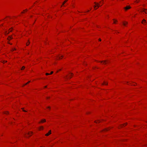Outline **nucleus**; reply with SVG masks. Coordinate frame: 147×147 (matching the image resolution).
Instances as JSON below:
<instances>
[{"instance_id":"obj_1","label":"nucleus","mask_w":147,"mask_h":147,"mask_svg":"<svg viewBox=\"0 0 147 147\" xmlns=\"http://www.w3.org/2000/svg\"><path fill=\"white\" fill-rule=\"evenodd\" d=\"M94 3L96 5H97V7L96 8H97V9L99 7V6H101V5H100L98 3H96V2H95ZM102 5H101V6Z\"/></svg>"},{"instance_id":"obj_2","label":"nucleus","mask_w":147,"mask_h":147,"mask_svg":"<svg viewBox=\"0 0 147 147\" xmlns=\"http://www.w3.org/2000/svg\"><path fill=\"white\" fill-rule=\"evenodd\" d=\"M142 11L144 12L146 14H147V9H143Z\"/></svg>"},{"instance_id":"obj_3","label":"nucleus","mask_w":147,"mask_h":147,"mask_svg":"<svg viewBox=\"0 0 147 147\" xmlns=\"http://www.w3.org/2000/svg\"><path fill=\"white\" fill-rule=\"evenodd\" d=\"M108 62V61L105 60V61H100V62H101V63H102L103 64H105L106 63V62Z\"/></svg>"},{"instance_id":"obj_4","label":"nucleus","mask_w":147,"mask_h":147,"mask_svg":"<svg viewBox=\"0 0 147 147\" xmlns=\"http://www.w3.org/2000/svg\"><path fill=\"white\" fill-rule=\"evenodd\" d=\"M51 134V130H50L48 133L46 134L45 135L47 136H48Z\"/></svg>"},{"instance_id":"obj_5","label":"nucleus","mask_w":147,"mask_h":147,"mask_svg":"<svg viewBox=\"0 0 147 147\" xmlns=\"http://www.w3.org/2000/svg\"><path fill=\"white\" fill-rule=\"evenodd\" d=\"M123 24L124 26H125L127 24H128V23L127 22H126L125 21H123Z\"/></svg>"},{"instance_id":"obj_6","label":"nucleus","mask_w":147,"mask_h":147,"mask_svg":"<svg viewBox=\"0 0 147 147\" xmlns=\"http://www.w3.org/2000/svg\"><path fill=\"white\" fill-rule=\"evenodd\" d=\"M28 135L29 136H31V135L33 134V132H28Z\"/></svg>"},{"instance_id":"obj_7","label":"nucleus","mask_w":147,"mask_h":147,"mask_svg":"<svg viewBox=\"0 0 147 147\" xmlns=\"http://www.w3.org/2000/svg\"><path fill=\"white\" fill-rule=\"evenodd\" d=\"M11 31H12V30H11V29H10L8 32H7V31H6L5 32V34H8L10 32H11Z\"/></svg>"},{"instance_id":"obj_8","label":"nucleus","mask_w":147,"mask_h":147,"mask_svg":"<svg viewBox=\"0 0 147 147\" xmlns=\"http://www.w3.org/2000/svg\"><path fill=\"white\" fill-rule=\"evenodd\" d=\"M66 79H68L69 78H71V77L70 76H69V77H67V76H66L65 77H64Z\"/></svg>"},{"instance_id":"obj_9","label":"nucleus","mask_w":147,"mask_h":147,"mask_svg":"<svg viewBox=\"0 0 147 147\" xmlns=\"http://www.w3.org/2000/svg\"><path fill=\"white\" fill-rule=\"evenodd\" d=\"M107 83L105 81L104 82L102 83V85H107Z\"/></svg>"},{"instance_id":"obj_10","label":"nucleus","mask_w":147,"mask_h":147,"mask_svg":"<svg viewBox=\"0 0 147 147\" xmlns=\"http://www.w3.org/2000/svg\"><path fill=\"white\" fill-rule=\"evenodd\" d=\"M68 1V0H65V1L63 3L62 5L61 6V7H62L63 5L64 4Z\"/></svg>"},{"instance_id":"obj_11","label":"nucleus","mask_w":147,"mask_h":147,"mask_svg":"<svg viewBox=\"0 0 147 147\" xmlns=\"http://www.w3.org/2000/svg\"><path fill=\"white\" fill-rule=\"evenodd\" d=\"M125 10H126L128 9H129V6H127L126 7H125Z\"/></svg>"},{"instance_id":"obj_12","label":"nucleus","mask_w":147,"mask_h":147,"mask_svg":"<svg viewBox=\"0 0 147 147\" xmlns=\"http://www.w3.org/2000/svg\"><path fill=\"white\" fill-rule=\"evenodd\" d=\"M113 23L114 24H116V22H117V20H115V19H113Z\"/></svg>"},{"instance_id":"obj_13","label":"nucleus","mask_w":147,"mask_h":147,"mask_svg":"<svg viewBox=\"0 0 147 147\" xmlns=\"http://www.w3.org/2000/svg\"><path fill=\"white\" fill-rule=\"evenodd\" d=\"M63 57V56L62 55H61L60 56H58V58L59 59H61L62 58V57Z\"/></svg>"},{"instance_id":"obj_14","label":"nucleus","mask_w":147,"mask_h":147,"mask_svg":"<svg viewBox=\"0 0 147 147\" xmlns=\"http://www.w3.org/2000/svg\"><path fill=\"white\" fill-rule=\"evenodd\" d=\"M144 23H146V20L145 19H143V21L142 22V23L144 24Z\"/></svg>"},{"instance_id":"obj_15","label":"nucleus","mask_w":147,"mask_h":147,"mask_svg":"<svg viewBox=\"0 0 147 147\" xmlns=\"http://www.w3.org/2000/svg\"><path fill=\"white\" fill-rule=\"evenodd\" d=\"M46 121V120L45 119H43L41 121V122H43Z\"/></svg>"},{"instance_id":"obj_16","label":"nucleus","mask_w":147,"mask_h":147,"mask_svg":"<svg viewBox=\"0 0 147 147\" xmlns=\"http://www.w3.org/2000/svg\"><path fill=\"white\" fill-rule=\"evenodd\" d=\"M100 120H97V121H95V122L96 123H99L100 122Z\"/></svg>"},{"instance_id":"obj_17","label":"nucleus","mask_w":147,"mask_h":147,"mask_svg":"<svg viewBox=\"0 0 147 147\" xmlns=\"http://www.w3.org/2000/svg\"><path fill=\"white\" fill-rule=\"evenodd\" d=\"M127 124V123H125V124H124L123 125H121V127H123V126H125Z\"/></svg>"},{"instance_id":"obj_18","label":"nucleus","mask_w":147,"mask_h":147,"mask_svg":"<svg viewBox=\"0 0 147 147\" xmlns=\"http://www.w3.org/2000/svg\"><path fill=\"white\" fill-rule=\"evenodd\" d=\"M30 82V81H29V82H28L27 83H26L25 84H24V85L23 86H24L25 85H26L27 84H28Z\"/></svg>"},{"instance_id":"obj_19","label":"nucleus","mask_w":147,"mask_h":147,"mask_svg":"<svg viewBox=\"0 0 147 147\" xmlns=\"http://www.w3.org/2000/svg\"><path fill=\"white\" fill-rule=\"evenodd\" d=\"M9 38L10 39H12V37L11 36H9L8 38V39L9 40Z\"/></svg>"},{"instance_id":"obj_20","label":"nucleus","mask_w":147,"mask_h":147,"mask_svg":"<svg viewBox=\"0 0 147 147\" xmlns=\"http://www.w3.org/2000/svg\"><path fill=\"white\" fill-rule=\"evenodd\" d=\"M30 44V42L28 41V42H27V43H26V45L27 46H28L29 44Z\"/></svg>"},{"instance_id":"obj_21","label":"nucleus","mask_w":147,"mask_h":147,"mask_svg":"<svg viewBox=\"0 0 147 147\" xmlns=\"http://www.w3.org/2000/svg\"><path fill=\"white\" fill-rule=\"evenodd\" d=\"M15 50H16V49L15 48H12L11 50V51H13Z\"/></svg>"},{"instance_id":"obj_22","label":"nucleus","mask_w":147,"mask_h":147,"mask_svg":"<svg viewBox=\"0 0 147 147\" xmlns=\"http://www.w3.org/2000/svg\"><path fill=\"white\" fill-rule=\"evenodd\" d=\"M25 68V67H24V66H23V67H22V68H21V70H23Z\"/></svg>"},{"instance_id":"obj_23","label":"nucleus","mask_w":147,"mask_h":147,"mask_svg":"<svg viewBox=\"0 0 147 147\" xmlns=\"http://www.w3.org/2000/svg\"><path fill=\"white\" fill-rule=\"evenodd\" d=\"M96 6H97V5H96L94 6V8L95 9H97V8H96Z\"/></svg>"},{"instance_id":"obj_24","label":"nucleus","mask_w":147,"mask_h":147,"mask_svg":"<svg viewBox=\"0 0 147 147\" xmlns=\"http://www.w3.org/2000/svg\"><path fill=\"white\" fill-rule=\"evenodd\" d=\"M43 127L42 126H41L40 127V129H43Z\"/></svg>"},{"instance_id":"obj_25","label":"nucleus","mask_w":147,"mask_h":147,"mask_svg":"<svg viewBox=\"0 0 147 147\" xmlns=\"http://www.w3.org/2000/svg\"><path fill=\"white\" fill-rule=\"evenodd\" d=\"M4 113L5 114H7L9 113V112L8 111L5 112Z\"/></svg>"},{"instance_id":"obj_26","label":"nucleus","mask_w":147,"mask_h":147,"mask_svg":"<svg viewBox=\"0 0 147 147\" xmlns=\"http://www.w3.org/2000/svg\"><path fill=\"white\" fill-rule=\"evenodd\" d=\"M22 109H23V111L24 112H26V110H24V109H23V108H22Z\"/></svg>"},{"instance_id":"obj_27","label":"nucleus","mask_w":147,"mask_h":147,"mask_svg":"<svg viewBox=\"0 0 147 147\" xmlns=\"http://www.w3.org/2000/svg\"><path fill=\"white\" fill-rule=\"evenodd\" d=\"M46 75H50V74H49L48 73H46Z\"/></svg>"},{"instance_id":"obj_28","label":"nucleus","mask_w":147,"mask_h":147,"mask_svg":"<svg viewBox=\"0 0 147 147\" xmlns=\"http://www.w3.org/2000/svg\"><path fill=\"white\" fill-rule=\"evenodd\" d=\"M7 62V61H3V63H5L6 62Z\"/></svg>"},{"instance_id":"obj_29","label":"nucleus","mask_w":147,"mask_h":147,"mask_svg":"<svg viewBox=\"0 0 147 147\" xmlns=\"http://www.w3.org/2000/svg\"><path fill=\"white\" fill-rule=\"evenodd\" d=\"M53 73V71H52L51 72V73L50 74V75L52 74Z\"/></svg>"},{"instance_id":"obj_30","label":"nucleus","mask_w":147,"mask_h":147,"mask_svg":"<svg viewBox=\"0 0 147 147\" xmlns=\"http://www.w3.org/2000/svg\"><path fill=\"white\" fill-rule=\"evenodd\" d=\"M99 40L100 41H101V39L100 38L99 39Z\"/></svg>"},{"instance_id":"obj_31","label":"nucleus","mask_w":147,"mask_h":147,"mask_svg":"<svg viewBox=\"0 0 147 147\" xmlns=\"http://www.w3.org/2000/svg\"><path fill=\"white\" fill-rule=\"evenodd\" d=\"M25 136H25V137H27V136H26V134H25Z\"/></svg>"},{"instance_id":"obj_32","label":"nucleus","mask_w":147,"mask_h":147,"mask_svg":"<svg viewBox=\"0 0 147 147\" xmlns=\"http://www.w3.org/2000/svg\"><path fill=\"white\" fill-rule=\"evenodd\" d=\"M47 108H48L49 109H50V107H48Z\"/></svg>"},{"instance_id":"obj_33","label":"nucleus","mask_w":147,"mask_h":147,"mask_svg":"<svg viewBox=\"0 0 147 147\" xmlns=\"http://www.w3.org/2000/svg\"><path fill=\"white\" fill-rule=\"evenodd\" d=\"M70 74H71V75H72V73H70Z\"/></svg>"},{"instance_id":"obj_34","label":"nucleus","mask_w":147,"mask_h":147,"mask_svg":"<svg viewBox=\"0 0 147 147\" xmlns=\"http://www.w3.org/2000/svg\"><path fill=\"white\" fill-rule=\"evenodd\" d=\"M131 7H130V6H129V9L131 8Z\"/></svg>"},{"instance_id":"obj_35","label":"nucleus","mask_w":147,"mask_h":147,"mask_svg":"<svg viewBox=\"0 0 147 147\" xmlns=\"http://www.w3.org/2000/svg\"><path fill=\"white\" fill-rule=\"evenodd\" d=\"M47 86H45V88H47Z\"/></svg>"},{"instance_id":"obj_36","label":"nucleus","mask_w":147,"mask_h":147,"mask_svg":"<svg viewBox=\"0 0 147 147\" xmlns=\"http://www.w3.org/2000/svg\"><path fill=\"white\" fill-rule=\"evenodd\" d=\"M89 10H88L87 12H89Z\"/></svg>"},{"instance_id":"obj_37","label":"nucleus","mask_w":147,"mask_h":147,"mask_svg":"<svg viewBox=\"0 0 147 147\" xmlns=\"http://www.w3.org/2000/svg\"><path fill=\"white\" fill-rule=\"evenodd\" d=\"M105 130H106V131H107V130H108V129H105Z\"/></svg>"},{"instance_id":"obj_38","label":"nucleus","mask_w":147,"mask_h":147,"mask_svg":"<svg viewBox=\"0 0 147 147\" xmlns=\"http://www.w3.org/2000/svg\"><path fill=\"white\" fill-rule=\"evenodd\" d=\"M9 43V44H10V45H11V44H12L10 43Z\"/></svg>"},{"instance_id":"obj_39","label":"nucleus","mask_w":147,"mask_h":147,"mask_svg":"<svg viewBox=\"0 0 147 147\" xmlns=\"http://www.w3.org/2000/svg\"><path fill=\"white\" fill-rule=\"evenodd\" d=\"M138 2H139V1H136V2H137V3H138Z\"/></svg>"},{"instance_id":"obj_40","label":"nucleus","mask_w":147,"mask_h":147,"mask_svg":"<svg viewBox=\"0 0 147 147\" xmlns=\"http://www.w3.org/2000/svg\"><path fill=\"white\" fill-rule=\"evenodd\" d=\"M22 13H23V12H22Z\"/></svg>"}]
</instances>
